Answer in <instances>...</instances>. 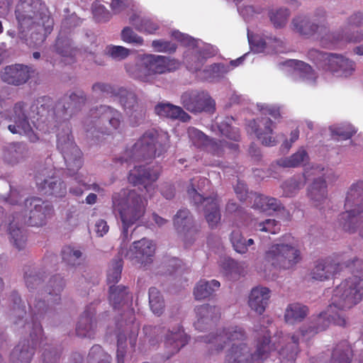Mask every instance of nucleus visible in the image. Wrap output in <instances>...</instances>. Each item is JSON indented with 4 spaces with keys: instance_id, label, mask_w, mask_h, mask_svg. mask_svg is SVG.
Wrapping results in <instances>:
<instances>
[{
    "instance_id": "69168bd1",
    "label": "nucleus",
    "mask_w": 363,
    "mask_h": 363,
    "mask_svg": "<svg viewBox=\"0 0 363 363\" xmlns=\"http://www.w3.org/2000/svg\"><path fill=\"white\" fill-rule=\"evenodd\" d=\"M330 131L333 137L338 140L349 139L356 133L354 128L350 124L333 125L330 127Z\"/></svg>"
},
{
    "instance_id": "5701e85b",
    "label": "nucleus",
    "mask_w": 363,
    "mask_h": 363,
    "mask_svg": "<svg viewBox=\"0 0 363 363\" xmlns=\"http://www.w3.org/2000/svg\"><path fill=\"white\" fill-rule=\"evenodd\" d=\"M187 133L194 145L198 147L206 145L208 150L215 155L220 156L225 149L232 152H236L238 150V145L235 143L208 140L205 134L194 127L189 128Z\"/></svg>"
},
{
    "instance_id": "4be33fe9",
    "label": "nucleus",
    "mask_w": 363,
    "mask_h": 363,
    "mask_svg": "<svg viewBox=\"0 0 363 363\" xmlns=\"http://www.w3.org/2000/svg\"><path fill=\"white\" fill-rule=\"evenodd\" d=\"M155 252V245L152 240L143 238L133 242L124 256L134 264L146 267L152 262Z\"/></svg>"
},
{
    "instance_id": "39448f33",
    "label": "nucleus",
    "mask_w": 363,
    "mask_h": 363,
    "mask_svg": "<svg viewBox=\"0 0 363 363\" xmlns=\"http://www.w3.org/2000/svg\"><path fill=\"white\" fill-rule=\"evenodd\" d=\"M113 213L118 216L122 223V245L131 240L128 228L145 214L147 200L135 189H122L111 196Z\"/></svg>"
},
{
    "instance_id": "4c0bfd02",
    "label": "nucleus",
    "mask_w": 363,
    "mask_h": 363,
    "mask_svg": "<svg viewBox=\"0 0 363 363\" xmlns=\"http://www.w3.org/2000/svg\"><path fill=\"white\" fill-rule=\"evenodd\" d=\"M286 65L293 68L294 74L299 76L307 84L315 83L317 76L309 65L303 61L290 60L286 62Z\"/></svg>"
},
{
    "instance_id": "1a4fd4ad",
    "label": "nucleus",
    "mask_w": 363,
    "mask_h": 363,
    "mask_svg": "<svg viewBox=\"0 0 363 363\" xmlns=\"http://www.w3.org/2000/svg\"><path fill=\"white\" fill-rule=\"evenodd\" d=\"M344 210L339 216V225L343 230L353 233L363 218V180L352 184L347 190Z\"/></svg>"
},
{
    "instance_id": "c756f323",
    "label": "nucleus",
    "mask_w": 363,
    "mask_h": 363,
    "mask_svg": "<svg viewBox=\"0 0 363 363\" xmlns=\"http://www.w3.org/2000/svg\"><path fill=\"white\" fill-rule=\"evenodd\" d=\"M189 339L182 326L178 325L172 329H169L164 337L166 358L169 359L177 354L183 347L187 345Z\"/></svg>"
},
{
    "instance_id": "a19ab883",
    "label": "nucleus",
    "mask_w": 363,
    "mask_h": 363,
    "mask_svg": "<svg viewBox=\"0 0 363 363\" xmlns=\"http://www.w3.org/2000/svg\"><path fill=\"white\" fill-rule=\"evenodd\" d=\"M308 314V308L299 303H292L287 306L284 313L285 321L289 324L301 322Z\"/></svg>"
},
{
    "instance_id": "a18cd8bd",
    "label": "nucleus",
    "mask_w": 363,
    "mask_h": 363,
    "mask_svg": "<svg viewBox=\"0 0 363 363\" xmlns=\"http://www.w3.org/2000/svg\"><path fill=\"white\" fill-rule=\"evenodd\" d=\"M220 282L217 280L212 279L206 281L205 279L200 280L195 286L194 289V295L197 300H203L210 297L220 287Z\"/></svg>"
},
{
    "instance_id": "6ab92c4d",
    "label": "nucleus",
    "mask_w": 363,
    "mask_h": 363,
    "mask_svg": "<svg viewBox=\"0 0 363 363\" xmlns=\"http://www.w3.org/2000/svg\"><path fill=\"white\" fill-rule=\"evenodd\" d=\"M308 170L313 174L309 179L313 182L307 187V197L313 206L318 207L328 198V186L324 178L325 169L320 165H315L308 168Z\"/></svg>"
},
{
    "instance_id": "37998d69",
    "label": "nucleus",
    "mask_w": 363,
    "mask_h": 363,
    "mask_svg": "<svg viewBox=\"0 0 363 363\" xmlns=\"http://www.w3.org/2000/svg\"><path fill=\"white\" fill-rule=\"evenodd\" d=\"M174 225L178 233L184 235L190 233L194 226L193 217L189 210L184 208L177 211L174 217Z\"/></svg>"
},
{
    "instance_id": "473e14b6",
    "label": "nucleus",
    "mask_w": 363,
    "mask_h": 363,
    "mask_svg": "<svg viewBox=\"0 0 363 363\" xmlns=\"http://www.w3.org/2000/svg\"><path fill=\"white\" fill-rule=\"evenodd\" d=\"M28 155L26 144L13 143L5 146L3 152V160L6 164L14 166L25 161Z\"/></svg>"
},
{
    "instance_id": "e433bc0d",
    "label": "nucleus",
    "mask_w": 363,
    "mask_h": 363,
    "mask_svg": "<svg viewBox=\"0 0 363 363\" xmlns=\"http://www.w3.org/2000/svg\"><path fill=\"white\" fill-rule=\"evenodd\" d=\"M109 293V301L114 309L128 307L132 301V297L128 289L122 285L110 286Z\"/></svg>"
},
{
    "instance_id": "4468645a",
    "label": "nucleus",
    "mask_w": 363,
    "mask_h": 363,
    "mask_svg": "<svg viewBox=\"0 0 363 363\" xmlns=\"http://www.w3.org/2000/svg\"><path fill=\"white\" fill-rule=\"evenodd\" d=\"M326 16L325 11L323 9H318L312 16L298 15L292 18L291 28L301 35L310 37L316 33L320 35L318 40L325 35ZM328 33H330L328 31ZM321 44V42H320Z\"/></svg>"
},
{
    "instance_id": "f3484780",
    "label": "nucleus",
    "mask_w": 363,
    "mask_h": 363,
    "mask_svg": "<svg viewBox=\"0 0 363 363\" xmlns=\"http://www.w3.org/2000/svg\"><path fill=\"white\" fill-rule=\"evenodd\" d=\"M23 328L30 330L31 344L29 340L21 341L11 353V363H30L34 354L33 345L42 339L43 328L38 322L26 323Z\"/></svg>"
},
{
    "instance_id": "de8ad7c7",
    "label": "nucleus",
    "mask_w": 363,
    "mask_h": 363,
    "mask_svg": "<svg viewBox=\"0 0 363 363\" xmlns=\"http://www.w3.org/2000/svg\"><path fill=\"white\" fill-rule=\"evenodd\" d=\"M43 272L35 267L28 266L25 269L24 279L30 291L38 289L43 281Z\"/></svg>"
},
{
    "instance_id": "680f3d73",
    "label": "nucleus",
    "mask_w": 363,
    "mask_h": 363,
    "mask_svg": "<svg viewBox=\"0 0 363 363\" xmlns=\"http://www.w3.org/2000/svg\"><path fill=\"white\" fill-rule=\"evenodd\" d=\"M87 360L89 363H111V357L100 345H96L90 349Z\"/></svg>"
},
{
    "instance_id": "bb28decb",
    "label": "nucleus",
    "mask_w": 363,
    "mask_h": 363,
    "mask_svg": "<svg viewBox=\"0 0 363 363\" xmlns=\"http://www.w3.org/2000/svg\"><path fill=\"white\" fill-rule=\"evenodd\" d=\"M99 119L101 122H108L110 126L116 130L119 128L123 121V117L118 110L105 105H101L91 108L86 123H93Z\"/></svg>"
},
{
    "instance_id": "864d4df0",
    "label": "nucleus",
    "mask_w": 363,
    "mask_h": 363,
    "mask_svg": "<svg viewBox=\"0 0 363 363\" xmlns=\"http://www.w3.org/2000/svg\"><path fill=\"white\" fill-rule=\"evenodd\" d=\"M10 241L18 250L24 249L26 245L27 235L23 229L16 225L14 222L9 225Z\"/></svg>"
},
{
    "instance_id": "774afa93",
    "label": "nucleus",
    "mask_w": 363,
    "mask_h": 363,
    "mask_svg": "<svg viewBox=\"0 0 363 363\" xmlns=\"http://www.w3.org/2000/svg\"><path fill=\"white\" fill-rule=\"evenodd\" d=\"M331 55L332 53L321 52L316 49H311L308 52V58L313 61L318 67L325 69Z\"/></svg>"
},
{
    "instance_id": "0eeeda50",
    "label": "nucleus",
    "mask_w": 363,
    "mask_h": 363,
    "mask_svg": "<svg viewBox=\"0 0 363 363\" xmlns=\"http://www.w3.org/2000/svg\"><path fill=\"white\" fill-rule=\"evenodd\" d=\"M179 67V63L168 57L152 54L140 55L135 63L125 65L126 72L133 79L152 83L157 74L172 72Z\"/></svg>"
},
{
    "instance_id": "aec40b11",
    "label": "nucleus",
    "mask_w": 363,
    "mask_h": 363,
    "mask_svg": "<svg viewBox=\"0 0 363 363\" xmlns=\"http://www.w3.org/2000/svg\"><path fill=\"white\" fill-rule=\"evenodd\" d=\"M35 182L38 189L45 194L62 198L67 194L66 184L55 176L52 167L41 169L35 177Z\"/></svg>"
},
{
    "instance_id": "49530a36",
    "label": "nucleus",
    "mask_w": 363,
    "mask_h": 363,
    "mask_svg": "<svg viewBox=\"0 0 363 363\" xmlns=\"http://www.w3.org/2000/svg\"><path fill=\"white\" fill-rule=\"evenodd\" d=\"M253 206L255 208L266 213L279 211L282 208V204L277 199L264 195L256 196Z\"/></svg>"
},
{
    "instance_id": "20e7f679",
    "label": "nucleus",
    "mask_w": 363,
    "mask_h": 363,
    "mask_svg": "<svg viewBox=\"0 0 363 363\" xmlns=\"http://www.w3.org/2000/svg\"><path fill=\"white\" fill-rule=\"evenodd\" d=\"M245 337L244 330L238 326L203 337L204 342L211 345V348L216 352L223 350L228 343H232L225 356V363H263L271 352L269 335H264L262 340L259 339L254 350L242 342Z\"/></svg>"
},
{
    "instance_id": "f257e3e1",
    "label": "nucleus",
    "mask_w": 363,
    "mask_h": 363,
    "mask_svg": "<svg viewBox=\"0 0 363 363\" xmlns=\"http://www.w3.org/2000/svg\"><path fill=\"white\" fill-rule=\"evenodd\" d=\"M86 100L85 93L79 90L65 96L52 107V99L42 96L30 103H16L3 117L11 123L8 125L11 133L24 135L35 143L39 137L33 128L43 133L55 131L62 121L79 111Z\"/></svg>"
},
{
    "instance_id": "cd10ccee",
    "label": "nucleus",
    "mask_w": 363,
    "mask_h": 363,
    "mask_svg": "<svg viewBox=\"0 0 363 363\" xmlns=\"http://www.w3.org/2000/svg\"><path fill=\"white\" fill-rule=\"evenodd\" d=\"M115 94L118 96L120 104L127 114L138 119L144 118L145 109L139 104L138 97L133 91L121 87L117 89Z\"/></svg>"
},
{
    "instance_id": "72a5a7b5",
    "label": "nucleus",
    "mask_w": 363,
    "mask_h": 363,
    "mask_svg": "<svg viewBox=\"0 0 363 363\" xmlns=\"http://www.w3.org/2000/svg\"><path fill=\"white\" fill-rule=\"evenodd\" d=\"M196 311V320L194 323V326L196 330H203L211 325L215 320H216L220 314V310L216 306H212L208 304H205L197 307Z\"/></svg>"
},
{
    "instance_id": "8fccbe9b",
    "label": "nucleus",
    "mask_w": 363,
    "mask_h": 363,
    "mask_svg": "<svg viewBox=\"0 0 363 363\" xmlns=\"http://www.w3.org/2000/svg\"><path fill=\"white\" fill-rule=\"evenodd\" d=\"M267 37L268 35L252 34L247 31V38L250 49L257 53H269V47Z\"/></svg>"
},
{
    "instance_id": "393cba45",
    "label": "nucleus",
    "mask_w": 363,
    "mask_h": 363,
    "mask_svg": "<svg viewBox=\"0 0 363 363\" xmlns=\"http://www.w3.org/2000/svg\"><path fill=\"white\" fill-rule=\"evenodd\" d=\"M96 308L94 304L87 306L77 323L75 333L82 338H94L96 333Z\"/></svg>"
},
{
    "instance_id": "13d9d810",
    "label": "nucleus",
    "mask_w": 363,
    "mask_h": 363,
    "mask_svg": "<svg viewBox=\"0 0 363 363\" xmlns=\"http://www.w3.org/2000/svg\"><path fill=\"white\" fill-rule=\"evenodd\" d=\"M105 55L116 62H121L128 58L131 50L121 45H108L104 50Z\"/></svg>"
},
{
    "instance_id": "4d7b16f0",
    "label": "nucleus",
    "mask_w": 363,
    "mask_h": 363,
    "mask_svg": "<svg viewBox=\"0 0 363 363\" xmlns=\"http://www.w3.org/2000/svg\"><path fill=\"white\" fill-rule=\"evenodd\" d=\"M54 50L57 54L62 57H72L75 52L71 40L67 37H64L62 32L60 33L56 40Z\"/></svg>"
},
{
    "instance_id": "9d476101",
    "label": "nucleus",
    "mask_w": 363,
    "mask_h": 363,
    "mask_svg": "<svg viewBox=\"0 0 363 363\" xmlns=\"http://www.w3.org/2000/svg\"><path fill=\"white\" fill-rule=\"evenodd\" d=\"M172 35L184 45L189 47L185 54V60L188 68L192 71L200 70L206 60L218 52V49L215 46L194 39L179 31L172 32Z\"/></svg>"
},
{
    "instance_id": "c85d7f7f",
    "label": "nucleus",
    "mask_w": 363,
    "mask_h": 363,
    "mask_svg": "<svg viewBox=\"0 0 363 363\" xmlns=\"http://www.w3.org/2000/svg\"><path fill=\"white\" fill-rule=\"evenodd\" d=\"M337 77L352 76L356 69V63L352 60L339 54H332L325 68Z\"/></svg>"
},
{
    "instance_id": "338daca9",
    "label": "nucleus",
    "mask_w": 363,
    "mask_h": 363,
    "mask_svg": "<svg viewBox=\"0 0 363 363\" xmlns=\"http://www.w3.org/2000/svg\"><path fill=\"white\" fill-rule=\"evenodd\" d=\"M254 228L255 230L277 234L280 230L281 225L274 219L268 218L263 221H255Z\"/></svg>"
},
{
    "instance_id": "b1692460",
    "label": "nucleus",
    "mask_w": 363,
    "mask_h": 363,
    "mask_svg": "<svg viewBox=\"0 0 363 363\" xmlns=\"http://www.w3.org/2000/svg\"><path fill=\"white\" fill-rule=\"evenodd\" d=\"M34 69L27 65L15 64L5 67L1 72V79L11 85L21 86L33 76Z\"/></svg>"
},
{
    "instance_id": "bf43d9fd",
    "label": "nucleus",
    "mask_w": 363,
    "mask_h": 363,
    "mask_svg": "<svg viewBox=\"0 0 363 363\" xmlns=\"http://www.w3.org/2000/svg\"><path fill=\"white\" fill-rule=\"evenodd\" d=\"M233 120V118H226L224 121L218 122V127L222 135L234 142H238L240 138V131L238 128L231 125Z\"/></svg>"
},
{
    "instance_id": "c03bdc74",
    "label": "nucleus",
    "mask_w": 363,
    "mask_h": 363,
    "mask_svg": "<svg viewBox=\"0 0 363 363\" xmlns=\"http://www.w3.org/2000/svg\"><path fill=\"white\" fill-rule=\"evenodd\" d=\"M309 157L304 147H300L294 154L287 157H281L277 160V164L284 168H295L308 162Z\"/></svg>"
},
{
    "instance_id": "a878e982",
    "label": "nucleus",
    "mask_w": 363,
    "mask_h": 363,
    "mask_svg": "<svg viewBox=\"0 0 363 363\" xmlns=\"http://www.w3.org/2000/svg\"><path fill=\"white\" fill-rule=\"evenodd\" d=\"M159 174V168L150 170V167L135 165L133 169L130 171L128 181L134 185L143 184L150 196H152V194L150 191L154 189L152 183L157 179Z\"/></svg>"
},
{
    "instance_id": "7ed1b4c3",
    "label": "nucleus",
    "mask_w": 363,
    "mask_h": 363,
    "mask_svg": "<svg viewBox=\"0 0 363 363\" xmlns=\"http://www.w3.org/2000/svg\"><path fill=\"white\" fill-rule=\"evenodd\" d=\"M15 18L18 31H6L12 45L22 43L30 47L40 45L52 30L53 21L41 0H19L15 9Z\"/></svg>"
},
{
    "instance_id": "2eb2a0df",
    "label": "nucleus",
    "mask_w": 363,
    "mask_h": 363,
    "mask_svg": "<svg viewBox=\"0 0 363 363\" xmlns=\"http://www.w3.org/2000/svg\"><path fill=\"white\" fill-rule=\"evenodd\" d=\"M354 259L350 254L342 253L320 260L311 272V278L321 281L330 279L344 267H350Z\"/></svg>"
},
{
    "instance_id": "423d86ee",
    "label": "nucleus",
    "mask_w": 363,
    "mask_h": 363,
    "mask_svg": "<svg viewBox=\"0 0 363 363\" xmlns=\"http://www.w3.org/2000/svg\"><path fill=\"white\" fill-rule=\"evenodd\" d=\"M169 147L167 133L151 129L145 131L137 142L119 158L121 164L131 163L142 159L160 157Z\"/></svg>"
},
{
    "instance_id": "ddd939ff",
    "label": "nucleus",
    "mask_w": 363,
    "mask_h": 363,
    "mask_svg": "<svg viewBox=\"0 0 363 363\" xmlns=\"http://www.w3.org/2000/svg\"><path fill=\"white\" fill-rule=\"evenodd\" d=\"M257 106L262 115L265 116L250 121L248 124L247 131L250 134L254 133L262 145L266 146L276 145L277 140L273 136V122L267 116L277 118L280 115L279 110L277 107L269 104H258Z\"/></svg>"
},
{
    "instance_id": "7c9ffc66",
    "label": "nucleus",
    "mask_w": 363,
    "mask_h": 363,
    "mask_svg": "<svg viewBox=\"0 0 363 363\" xmlns=\"http://www.w3.org/2000/svg\"><path fill=\"white\" fill-rule=\"evenodd\" d=\"M313 174V172H310L308 168H306L302 174L294 175L285 180L280 186L282 190V196L291 198L296 196Z\"/></svg>"
},
{
    "instance_id": "603ef678",
    "label": "nucleus",
    "mask_w": 363,
    "mask_h": 363,
    "mask_svg": "<svg viewBox=\"0 0 363 363\" xmlns=\"http://www.w3.org/2000/svg\"><path fill=\"white\" fill-rule=\"evenodd\" d=\"M149 304L152 313L160 316L164 310V301L160 291L155 287L149 289Z\"/></svg>"
},
{
    "instance_id": "9b49d317",
    "label": "nucleus",
    "mask_w": 363,
    "mask_h": 363,
    "mask_svg": "<svg viewBox=\"0 0 363 363\" xmlns=\"http://www.w3.org/2000/svg\"><path fill=\"white\" fill-rule=\"evenodd\" d=\"M363 26V12L357 11L350 15L346 20L344 27L338 31L328 33L321 37V45L327 48H338L347 43H357L363 40V33L357 30L348 33L350 26Z\"/></svg>"
},
{
    "instance_id": "6e6d98bb",
    "label": "nucleus",
    "mask_w": 363,
    "mask_h": 363,
    "mask_svg": "<svg viewBox=\"0 0 363 363\" xmlns=\"http://www.w3.org/2000/svg\"><path fill=\"white\" fill-rule=\"evenodd\" d=\"M352 351L346 342L337 345L332 354L331 363H350Z\"/></svg>"
},
{
    "instance_id": "58836bf2",
    "label": "nucleus",
    "mask_w": 363,
    "mask_h": 363,
    "mask_svg": "<svg viewBox=\"0 0 363 363\" xmlns=\"http://www.w3.org/2000/svg\"><path fill=\"white\" fill-rule=\"evenodd\" d=\"M129 21L137 30L147 34H153L159 28L156 21L143 16L141 12L133 13L129 17Z\"/></svg>"
},
{
    "instance_id": "3c124183",
    "label": "nucleus",
    "mask_w": 363,
    "mask_h": 363,
    "mask_svg": "<svg viewBox=\"0 0 363 363\" xmlns=\"http://www.w3.org/2000/svg\"><path fill=\"white\" fill-rule=\"evenodd\" d=\"M289 16V10L284 7L272 9L268 13L270 22L277 29L282 28L286 25Z\"/></svg>"
},
{
    "instance_id": "09e8293b",
    "label": "nucleus",
    "mask_w": 363,
    "mask_h": 363,
    "mask_svg": "<svg viewBox=\"0 0 363 363\" xmlns=\"http://www.w3.org/2000/svg\"><path fill=\"white\" fill-rule=\"evenodd\" d=\"M298 352V337L296 334L290 337V341L279 351L281 361L293 362Z\"/></svg>"
},
{
    "instance_id": "2f4dec72",
    "label": "nucleus",
    "mask_w": 363,
    "mask_h": 363,
    "mask_svg": "<svg viewBox=\"0 0 363 363\" xmlns=\"http://www.w3.org/2000/svg\"><path fill=\"white\" fill-rule=\"evenodd\" d=\"M201 208L209 227L212 229L216 228L221 218V214L219 208V201L216 196H209L196 206Z\"/></svg>"
},
{
    "instance_id": "052dcab7",
    "label": "nucleus",
    "mask_w": 363,
    "mask_h": 363,
    "mask_svg": "<svg viewBox=\"0 0 363 363\" xmlns=\"http://www.w3.org/2000/svg\"><path fill=\"white\" fill-rule=\"evenodd\" d=\"M62 260L68 265L76 266L81 263L82 252L72 246H65L61 252Z\"/></svg>"
},
{
    "instance_id": "412c9836",
    "label": "nucleus",
    "mask_w": 363,
    "mask_h": 363,
    "mask_svg": "<svg viewBox=\"0 0 363 363\" xmlns=\"http://www.w3.org/2000/svg\"><path fill=\"white\" fill-rule=\"evenodd\" d=\"M181 103L188 111L193 113L211 112L215 108V101L203 91L191 90L183 93Z\"/></svg>"
},
{
    "instance_id": "a211bd4d",
    "label": "nucleus",
    "mask_w": 363,
    "mask_h": 363,
    "mask_svg": "<svg viewBox=\"0 0 363 363\" xmlns=\"http://www.w3.org/2000/svg\"><path fill=\"white\" fill-rule=\"evenodd\" d=\"M301 259L300 252L289 244H275L266 252L265 260L274 267L289 269Z\"/></svg>"
},
{
    "instance_id": "0e129e2a",
    "label": "nucleus",
    "mask_w": 363,
    "mask_h": 363,
    "mask_svg": "<svg viewBox=\"0 0 363 363\" xmlns=\"http://www.w3.org/2000/svg\"><path fill=\"white\" fill-rule=\"evenodd\" d=\"M121 38L124 43L135 47H140L144 44L143 38L137 34L133 28L129 26L123 28L121 30Z\"/></svg>"
},
{
    "instance_id": "5fc2aeb1",
    "label": "nucleus",
    "mask_w": 363,
    "mask_h": 363,
    "mask_svg": "<svg viewBox=\"0 0 363 363\" xmlns=\"http://www.w3.org/2000/svg\"><path fill=\"white\" fill-rule=\"evenodd\" d=\"M230 241L235 250L240 254L247 252L248 247L253 245L255 242L252 238H245L238 230H233L230 235Z\"/></svg>"
},
{
    "instance_id": "f704fd0d",
    "label": "nucleus",
    "mask_w": 363,
    "mask_h": 363,
    "mask_svg": "<svg viewBox=\"0 0 363 363\" xmlns=\"http://www.w3.org/2000/svg\"><path fill=\"white\" fill-rule=\"evenodd\" d=\"M270 298V291L267 287L258 286L252 289L248 304L250 308L261 315L265 310Z\"/></svg>"
},
{
    "instance_id": "f03ea898",
    "label": "nucleus",
    "mask_w": 363,
    "mask_h": 363,
    "mask_svg": "<svg viewBox=\"0 0 363 363\" xmlns=\"http://www.w3.org/2000/svg\"><path fill=\"white\" fill-rule=\"evenodd\" d=\"M363 298V279L352 276L343 280L333 290L330 303L325 311L313 315L298 331L303 340H308L330 324L345 327L347 325L343 311L358 304Z\"/></svg>"
},
{
    "instance_id": "e2e57ef3",
    "label": "nucleus",
    "mask_w": 363,
    "mask_h": 363,
    "mask_svg": "<svg viewBox=\"0 0 363 363\" xmlns=\"http://www.w3.org/2000/svg\"><path fill=\"white\" fill-rule=\"evenodd\" d=\"M122 267V259L120 257L113 259L107 272V281L108 284L114 286L115 284L118 282L121 279Z\"/></svg>"
},
{
    "instance_id": "ea45409f",
    "label": "nucleus",
    "mask_w": 363,
    "mask_h": 363,
    "mask_svg": "<svg viewBox=\"0 0 363 363\" xmlns=\"http://www.w3.org/2000/svg\"><path fill=\"white\" fill-rule=\"evenodd\" d=\"M208 184V180L204 177H196L191 180L187 194L195 206H199L200 203L209 198L204 197L202 194Z\"/></svg>"
},
{
    "instance_id": "dca6fc26",
    "label": "nucleus",
    "mask_w": 363,
    "mask_h": 363,
    "mask_svg": "<svg viewBox=\"0 0 363 363\" xmlns=\"http://www.w3.org/2000/svg\"><path fill=\"white\" fill-rule=\"evenodd\" d=\"M52 213V206L39 197L27 198L23 202V222L29 225L40 227L45 225Z\"/></svg>"
},
{
    "instance_id": "f8f14e48",
    "label": "nucleus",
    "mask_w": 363,
    "mask_h": 363,
    "mask_svg": "<svg viewBox=\"0 0 363 363\" xmlns=\"http://www.w3.org/2000/svg\"><path fill=\"white\" fill-rule=\"evenodd\" d=\"M65 285V281L60 275L52 276L41 291L38 292V296L30 298L28 304L33 315H41L48 308L59 303Z\"/></svg>"
},
{
    "instance_id": "79ce46f5",
    "label": "nucleus",
    "mask_w": 363,
    "mask_h": 363,
    "mask_svg": "<svg viewBox=\"0 0 363 363\" xmlns=\"http://www.w3.org/2000/svg\"><path fill=\"white\" fill-rule=\"evenodd\" d=\"M231 70L230 65L225 63H214L203 70H199V77L207 81H218Z\"/></svg>"
},
{
    "instance_id": "c9c22d12",
    "label": "nucleus",
    "mask_w": 363,
    "mask_h": 363,
    "mask_svg": "<svg viewBox=\"0 0 363 363\" xmlns=\"http://www.w3.org/2000/svg\"><path fill=\"white\" fill-rule=\"evenodd\" d=\"M155 111L157 115L161 117L179 119L182 122H186L191 118V116L180 106L173 105L170 103L162 102L158 104L155 107Z\"/></svg>"
},
{
    "instance_id": "6e6552de",
    "label": "nucleus",
    "mask_w": 363,
    "mask_h": 363,
    "mask_svg": "<svg viewBox=\"0 0 363 363\" xmlns=\"http://www.w3.org/2000/svg\"><path fill=\"white\" fill-rule=\"evenodd\" d=\"M57 148L64 158L67 174L73 177L74 180L81 186H85L88 190H93L99 194H104L105 190L98 184H87L84 182L83 176L78 173L82 166V152L74 144L70 130L68 127L62 133L57 135Z\"/></svg>"
}]
</instances>
